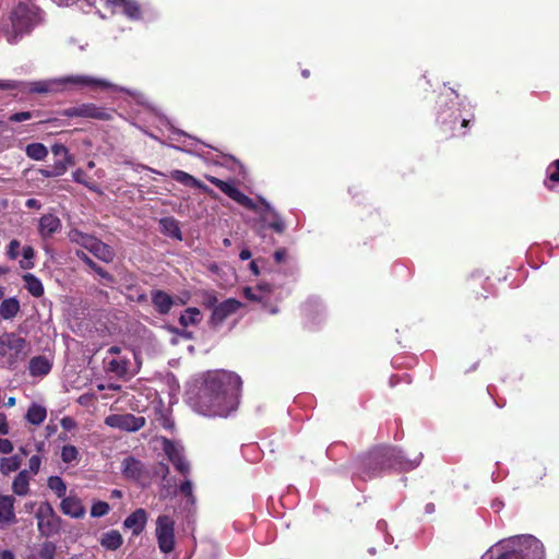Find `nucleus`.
Segmentation results:
<instances>
[{"instance_id":"1","label":"nucleus","mask_w":559,"mask_h":559,"mask_svg":"<svg viewBox=\"0 0 559 559\" xmlns=\"http://www.w3.org/2000/svg\"><path fill=\"white\" fill-rule=\"evenodd\" d=\"M240 385V378L233 372H209L199 386L193 407L204 416H228L237 406Z\"/></svg>"},{"instance_id":"2","label":"nucleus","mask_w":559,"mask_h":559,"mask_svg":"<svg viewBox=\"0 0 559 559\" xmlns=\"http://www.w3.org/2000/svg\"><path fill=\"white\" fill-rule=\"evenodd\" d=\"M206 179L243 207L258 213L261 217V221L274 231L281 234L285 230V224L283 219L265 199L260 198L261 205H258L249 197L237 189L233 183L223 181L213 176H206Z\"/></svg>"},{"instance_id":"3","label":"nucleus","mask_w":559,"mask_h":559,"mask_svg":"<svg viewBox=\"0 0 559 559\" xmlns=\"http://www.w3.org/2000/svg\"><path fill=\"white\" fill-rule=\"evenodd\" d=\"M501 550L498 559H544V546L532 535L515 536L496 544Z\"/></svg>"},{"instance_id":"4","label":"nucleus","mask_w":559,"mask_h":559,"mask_svg":"<svg viewBox=\"0 0 559 559\" xmlns=\"http://www.w3.org/2000/svg\"><path fill=\"white\" fill-rule=\"evenodd\" d=\"M109 83L90 75H68L59 79L44 80L27 83V90L32 93H55L64 91L69 87L83 88H104L108 87Z\"/></svg>"},{"instance_id":"5","label":"nucleus","mask_w":559,"mask_h":559,"mask_svg":"<svg viewBox=\"0 0 559 559\" xmlns=\"http://www.w3.org/2000/svg\"><path fill=\"white\" fill-rule=\"evenodd\" d=\"M38 19V9L35 5L19 3L10 16L12 29L8 31V41L16 43L19 37L35 26Z\"/></svg>"},{"instance_id":"6","label":"nucleus","mask_w":559,"mask_h":559,"mask_svg":"<svg viewBox=\"0 0 559 559\" xmlns=\"http://www.w3.org/2000/svg\"><path fill=\"white\" fill-rule=\"evenodd\" d=\"M421 455L415 459H407L401 450L393 448L377 450L368 456L370 462H378L382 467H395L403 471L413 469L420 463Z\"/></svg>"},{"instance_id":"7","label":"nucleus","mask_w":559,"mask_h":559,"mask_svg":"<svg viewBox=\"0 0 559 559\" xmlns=\"http://www.w3.org/2000/svg\"><path fill=\"white\" fill-rule=\"evenodd\" d=\"M37 528L43 536L49 537L60 530V518L56 514L51 504L41 502L36 511Z\"/></svg>"},{"instance_id":"8","label":"nucleus","mask_w":559,"mask_h":559,"mask_svg":"<svg viewBox=\"0 0 559 559\" xmlns=\"http://www.w3.org/2000/svg\"><path fill=\"white\" fill-rule=\"evenodd\" d=\"M155 535L159 550L171 552L175 548V521L168 515H159L156 519Z\"/></svg>"},{"instance_id":"9","label":"nucleus","mask_w":559,"mask_h":559,"mask_svg":"<svg viewBox=\"0 0 559 559\" xmlns=\"http://www.w3.org/2000/svg\"><path fill=\"white\" fill-rule=\"evenodd\" d=\"M105 424L126 432H135L145 426L146 419L130 413L111 414L105 418Z\"/></svg>"},{"instance_id":"10","label":"nucleus","mask_w":559,"mask_h":559,"mask_svg":"<svg viewBox=\"0 0 559 559\" xmlns=\"http://www.w3.org/2000/svg\"><path fill=\"white\" fill-rule=\"evenodd\" d=\"M131 356H134V354L129 350L122 354V356H106L104 359L106 371L114 373L118 378L132 377L134 372L131 370Z\"/></svg>"},{"instance_id":"11","label":"nucleus","mask_w":559,"mask_h":559,"mask_svg":"<svg viewBox=\"0 0 559 559\" xmlns=\"http://www.w3.org/2000/svg\"><path fill=\"white\" fill-rule=\"evenodd\" d=\"M66 117H84L100 120H107L111 117L106 109L95 106L94 104H81L63 110Z\"/></svg>"},{"instance_id":"12","label":"nucleus","mask_w":559,"mask_h":559,"mask_svg":"<svg viewBox=\"0 0 559 559\" xmlns=\"http://www.w3.org/2000/svg\"><path fill=\"white\" fill-rule=\"evenodd\" d=\"M27 342L24 337L15 333H4L0 336V355L3 356L8 352L14 353L16 356L25 353Z\"/></svg>"},{"instance_id":"13","label":"nucleus","mask_w":559,"mask_h":559,"mask_svg":"<svg viewBox=\"0 0 559 559\" xmlns=\"http://www.w3.org/2000/svg\"><path fill=\"white\" fill-rule=\"evenodd\" d=\"M240 308V302L236 299H227L214 307L210 324L214 328L221 325L227 317L235 313Z\"/></svg>"},{"instance_id":"14","label":"nucleus","mask_w":559,"mask_h":559,"mask_svg":"<svg viewBox=\"0 0 559 559\" xmlns=\"http://www.w3.org/2000/svg\"><path fill=\"white\" fill-rule=\"evenodd\" d=\"M15 499L13 496H0V528H4L16 522L14 512Z\"/></svg>"},{"instance_id":"15","label":"nucleus","mask_w":559,"mask_h":559,"mask_svg":"<svg viewBox=\"0 0 559 559\" xmlns=\"http://www.w3.org/2000/svg\"><path fill=\"white\" fill-rule=\"evenodd\" d=\"M163 449L169 461L180 473L186 474L189 472V463L185 460L180 450L171 441L164 439Z\"/></svg>"},{"instance_id":"16","label":"nucleus","mask_w":559,"mask_h":559,"mask_svg":"<svg viewBox=\"0 0 559 559\" xmlns=\"http://www.w3.org/2000/svg\"><path fill=\"white\" fill-rule=\"evenodd\" d=\"M37 229L43 239L50 238L61 229V221L53 214H45L39 218Z\"/></svg>"},{"instance_id":"17","label":"nucleus","mask_w":559,"mask_h":559,"mask_svg":"<svg viewBox=\"0 0 559 559\" xmlns=\"http://www.w3.org/2000/svg\"><path fill=\"white\" fill-rule=\"evenodd\" d=\"M107 5L112 12H122L130 19L140 17V8L134 0H107Z\"/></svg>"},{"instance_id":"18","label":"nucleus","mask_w":559,"mask_h":559,"mask_svg":"<svg viewBox=\"0 0 559 559\" xmlns=\"http://www.w3.org/2000/svg\"><path fill=\"white\" fill-rule=\"evenodd\" d=\"M147 522V513L144 509H136L123 522L126 528L132 531L133 535H139L144 530Z\"/></svg>"},{"instance_id":"19","label":"nucleus","mask_w":559,"mask_h":559,"mask_svg":"<svg viewBox=\"0 0 559 559\" xmlns=\"http://www.w3.org/2000/svg\"><path fill=\"white\" fill-rule=\"evenodd\" d=\"M60 509L63 514L74 519H81L85 514V508L83 507L81 500L73 496L63 498L60 503Z\"/></svg>"},{"instance_id":"20","label":"nucleus","mask_w":559,"mask_h":559,"mask_svg":"<svg viewBox=\"0 0 559 559\" xmlns=\"http://www.w3.org/2000/svg\"><path fill=\"white\" fill-rule=\"evenodd\" d=\"M151 299L154 308L160 314H167L175 304L174 298L169 294L159 289L151 293Z\"/></svg>"},{"instance_id":"21","label":"nucleus","mask_w":559,"mask_h":559,"mask_svg":"<svg viewBox=\"0 0 559 559\" xmlns=\"http://www.w3.org/2000/svg\"><path fill=\"white\" fill-rule=\"evenodd\" d=\"M68 236L71 242L88 250L90 252L93 250L96 241L98 240L94 236L84 234L79 229H71Z\"/></svg>"},{"instance_id":"22","label":"nucleus","mask_w":559,"mask_h":559,"mask_svg":"<svg viewBox=\"0 0 559 559\" xmlns=\"http://www.w3.org/2000/svg\"><path fill=\"white\" fill-rule=\"evenodd\" d=\"M68 236L71 242L88 250L90 252L93 250L96 241L98 240L94 236L84 234L79 229H71Z\"/></svg>"},{"instance_id":"23","label":"nucleus","mask_w":559,"mask_h":559,"mask_svg":"<svg viewBox=\"0 0 559 559\" xmlns=\"http://www.w3.org/2000/svg\"><path fill=\"white\" fill-rule=\"evenodd\" d=\"M29 373L33 377H43L49 373L51 369L50 361L44 356H36L29 360Z\"/></svg>"},{"instance_id":"24","label":"nucleus","mask_w":559,"mask_h":559,"mask_svg":"<svg viewBox=\"0 0 559 559\" xmlns=\"http://www.w3.org/2000/svg\"><path fill=\"white\" fill-rule=\"evenodd\" d=\"M170 177L177 182L182 183L183 186L194 187L201 189L204 192L209 191V188L205 185H203L200 180H198L197 178H194L193 176L183 170H173L170 173Z\"/></svg>"},{"instance_id":"25","label":"nucleus","mask_w":559,"mask_h":559,"mask_svg":"<svg viewBox=\"0 0 559 559\" xmlns=\"http://www.w3.org/2000/svg\"><path fill=\"white\" fill-rule=\"evenodd\" d=\"M143 466L134 457H127L122 462V473L127 478L139 479L142 475Z\"/></svg>"},{"instance_id":"26","label":"nucleus","mask_w":559,"mask_h":559,"mask_svg":"<svg viewBox=\"0 0 559 559\" xmlns=\"http://www.w3.org/2000/svg\"><path fill=\"white\" fill-rule=\"evenodd\" d=\"M72 163L73 162H72L71 156H69L68 158H63V157L55 158L53 164L51 166H49L47 169L41 170V174L45 177L61 176L67 171L68 166L71 165Z\"/></svg>"},{"instance_id":"27","label":"nucleus","mask_w":559,"mask_h":559,"mask_svg":"<svg viewBox=\"0 0 559 559\" xmlns=\"http://www.w3.org/2000/svg\"><path fill=\"white\" fill-rule=\"evenodd\" d=\"M122 536L116 531L111 530L103 534L100 545L108 550H116L122 545Z\"/></svg>"},{"instance_id":"28","label":"nucleus","mask_w":559,"mask_h":559,"mask_svg":"<svg viewBox=\"0 0 559 559\" xmlns=\"http://www.w3.org/2000/svg\"><path fill=\"white\" fill-rule=\"evenodd\" d=\"M202 320V313L201 311L195 307H189L187 308L179 318V323L187 328L190 325H197Z\"/></svg>"},{"instance_id":"29","label":"nucleus","mask_w":559,"mask_h":559,"mask_svg":"<svg viewBox=\"0 0 559 559\" xmlns=\"http://www.w3.org/2000/svg\"><path fill=\"white\" fill-rule=\"evenodd\" d=\"M19 310L20 304L15 298L4 299L0 304V316L5 320L14 318Z\"/></svg>"},{"instance_id":"30","label":"nucleus","mask_w":559,"mask_h":559,"mask_svg":"<svg viewBox=\"0 0 559 559\" xmlns=\"http://www.w3.org/2000/svg\"><path fill=\"white\" fill-rule=\"evenodd\" d=\"M29 476L27 471H21L12 483L13 492L17 496H25L28 492Z\"/></svg>"},{"instance_id":"31","label":"nucleus","mask_w":559,"mask_h":559,"mask_svg":"<svg viewBox=\"0 0 559 559\" xmlns=\"http://www.w3.org/2000/svg\"><path fill=\"white\" fill-rule=\"evenodd\" d=\"M76 257L88 265L94 272H96L107 283H112V276L106 272L103 267L98 266L85 252L78 250Z\"/></svg>"},{"instance_id":"32","label":"nucleus","mask_w":559,"mask_h":559,"mask_svg":"<svg viewBox=\"0 0 559 559\" xmlns=\"http://www.w3.org/2000/svg\"><path fill=\"white\" fill-rule=\"evenodd\" d=\"M96 258L104 262H111L115 258L114 250L100 240H97L93 250L91 251Z\"/></svg>"},{"instance_id":"33","label":"nucleus","mask_w":559,"mask_h":559,"mask_svg":"<svg viewBox=\"0 0 559 559\" xmlns=\"http://www.w3.org/2000/svg\"><path fill=\"white\" fill-rule=\"evenodd\" d=\"M25 288L34 297H40L44 294V286L41 282L33 274L27 273L23 276Z\"/></svg>"},{"instance_id":"34","label":"nucleus","mask_w":559,"mask_h":559,"mask_svg":"<svg viewBox=\"0 0 559 559\" xmlns=\"http://www.w3.org/2000/svg\"><path fill=\"white\" fill-rule=\"evenodd\" d=\"M46 416L47 412L44 406L33 404L27 411L26 419L33 425H40L46 419Z\"/></svg>"},{"instance_id":"35","label":"nucleus","mask_w":559,"mask_h":559,"mask_svg":"<svg viewBox=\"0 0 559 559\" xmlns=\"http://www.w3.org/2000/svg\"><path fill=\"white\" fill-rule=\"evenodd\" d=\"M22 464V460L17 455H12L9 457H2L0 460V471L2 474L8 475L13 473L20 468Z\"/></svg>"},{"instance_id":"36","label":"nucleus","mask_w":559,"mask_h":559,"mask_svg":"<svg viewBox=\"0 0 559 559\" xmlns=\"http://www.w3.org/2000/svg\"><path fill=\"white\" fill-rule=\"evenodd\" d=\"M26 155L34 160H43L48 155L47 147L41 143H32L26 146Z\"/></svg>"},{"instance_id":"37","label":"nucleus","mask_w":559,"mask_h":559,"mask_svg":"<svg viewBox=\"0 0 559 559\" xmlns=\"http://www.w3.org/2000/svg\"><path fill=\"white\" fill-rule=\"evenodd\" d=\"M48 487L57 495L58 498H62L67 492V485L59 476H51L48 478Z\"/></svg>"},{"instance_id":"38","label":"nucleus","mask_w":559,"mask_h":559,"mask_svg":"<svg viewBox=\"0 0 559 559\" xmlns=\"http://www.w3.org/2000/svg\"><path fill=\"white\" fill-rule=\"evenodd\" d=\"M551 183H559V159L555 160L547 168L546 186L551 188Z\"/></svg>"},{"instance_id":"39","label":"nucleus","mask_w":559,"mask_h":559,"mask_svg":"<svg viewBox=\"0 0 559 559\" xmlns=\"http://www.w3.org/2000/svg\"><path fill=\"white\" fill-rule=\"evenodd\" d=\"M73 179H74V181L84 185L90 190H93V191L98 190L97 185L95 182H93L92 180H90L87 178L86 174L81 169H78L73 173Z\"/></svg>"},{"instance_id":"40","label":"nucleus","mask_w":559,"mask_h":559,"mask_svg":"<svg viewBox=\"0 0 559 559\" xmlns=\"http://www.w3.org/2000/svg\"><path fill=\"white\" fill-rule=\"evenodd\" d=\"M160 224L163 225L164 229L169 233L173 237L177 239H181V231L179 227L177 226V223L173 218H165L160 221Z\"/></svg>"},{"instance_id":"41","label":"nucleus","mask_w":559,"mask_h":559,"mask_svg":"<svg viewBox=\"0 0 559 559\" xmlns=\"http://www.w3.org/2000/svg\"><path fill=\"white\" fill-rule=\"evenodd\" d=\"M79 451L74 445H64L61 450V459L64 463H72L78 460Z\"/></svg>"},{"instance_id":"42","label":"nucleus","mask_w":559,"mask_h":559,"mask_svg":"<svg viewBox=\"0 0 559 559\" xmlns=\"http://www.w3.org/2000/svg\"><path fill=\"white\" fill-rule=\"evenodd\" d=\"M56 554V546L50 543H44L38 552V559H53Z\"/></svg>"},{"instance_id":"43","label":"nucleus","mask_w":559,"mask_h":559,"mask_svg":"<svg viewBox=\"0 0 559 559\" xmlns=\"http://www.w3.org/2000/svg\"><path fill=\"white\" fill-rule=\"evenodd\" d=\"M109 512V504L104 501H97L92 506L91 515L93 518H100Z\"/></svg>"},{"instance_id":"44","label":"nucleus","mask_w":559,"mask_h":559,"mask_svg":"<svg viewBox=\"0 0 559 559\" xmlns=\"http://www.w3.org/2000/svg\"><path fill=\"white\" fill-rule=\"evenodd\" d=\"M51 152L55 158H68L70 156L67 147L63 144H55L51 147Z\"/></svg>"},{"instance_id":"45","label":"nucleus","mask_w":559,"mask_h":559,"mask_svg":"<svg viewBox=\"0 0 559 559\" xmlns=\"http://www.w3.org/2000/svg\"><path fill=\"white\" fill-rule=\"evenodd\" d=\"M41 460L38 455H33L28 461L29 471L37 474L40 467Z\"/></svg>"},{"instance_id":"46","label":"nucleus","mask_w":559,"mask_h":559,"mask_svg":"<svg viewBox=\"0 0 559 559\" xmlns=\"http://www.w3.org/2000/svg\"><path fill=\"white\" fill-rule=\"evenodd\" d=\"M31 117H32V115L29 111L16 112L10 117V121L22 122V121H26V120L31 119Z\"/></svg>"},{"instance_id":"47","label":"nucleus","mask_w":559,"mask_h":559,"mask_svg":"<svg viewBox=\"0 0 559 559\" xmlns=\"http://www.w3.org/2000/svg\"><path fill=\"white\" fill-rule=\"evenodd\" d=\"M13 449V444L10 440L0 438V453L9 454Z\"/></svg>"},{"instance_id":"48","label":"nucleus","mask_w":559,"mask_h":559,"mask_svg":"<svg viewBox=\"0 0 559 559\" xmlns=\"http://www.w3.org/2000/svg\"><path fill=\"white\" fill-rule=\"evenodd\" d=\"M19 248H20V241L15 240V239L10 241L8 254L10 255L11 259L17 258Z\"/></svg>"},{"instance_id":"49","label":"nucleus","mask_w":559,"mask_h":559,"mask_svg":"<svg viewBox=\"0 0 559 559\" xmlns=\"http://www.w3.org/2000/svg\"><path fill=\"white\" fill-rule=\"evenodd\" d=\"M180 491L186 497L192 499V483L190 480H186L180 485Z\"/></svg>"},{"instance_id":"50","label":"nucleus","mask_w":559,"mask_h":559,"mask_svg":"<svg viewBox=\"0 0 559 559\" xmlns=\"http://www.w3.org/2000/svg\"><path fill=\"white\" fill-rule=\"evenodd\" d=\"M22 83L16 81H4L0 80V90H15Z\"/></svg>"},{"instance_id":"51","label":"nucleus","mask_w":559,"mask_h":559,"mask_svg":"<svg viewBox=\"0 0 559 559\" xmlns=\"http://www.w3.org/2000/svg\"><path fill=\"white\" fill-rule=\"evenodd\" d=\"M501 554V550H496V545L491 547L483 557L481 559H498L499 555Z\"/></svg>"},{"instance_id":"52","label":"nucleus","mask_w":559,"mask_h":559,"mask_svg":"<svg viewBox=\"0 0 559 559\" xmlns=\"http://www.w3.org/2000/svg\"><path fill=\"white\" fill-rule=\"evenodd\" d=\"M216 302L217 298L215 297V295L211 294L206 296V298L203 301V305L207 308H214Z\"/></svg>"},{"instance_id":"53","label":"nucleus","mask_w":559,"mask_h":559,"mask_svg":"<svg viewBox=\"0 0 559 559\" xmlns=\"http://www.w3.org/2000/svg\"><path fill=\"white\" fill-rule=\"evenodd\" d=\"M243 293H245V296L248 299H250V300H260V299H262V296H259V295L254 294L253 289L250 288V287L245 288Z\"/></svg>"},{"instance_id":"54","label":"nucleus","mask_w":559,"mask_h":559,"mask_svg":"<svg viewBox=\"0 0 559 559\" xmlns=\"http://www.w3.org/2000/svg\"><path fill=\"white\" fill-rule=\"evenodd\" d=\"M22 254H23V258L25 260H31V259L34 258V249L32 247H28V246L24 247Z\"/></svg>"},{"instance_id":"55","label":"nucleus","mask_w":559,"mask_h":559,"mask_svg":"<svg viewBox=\"0 0 559 559\" xmlns=\"http://www.w3.org/2000/svg\"><path fill=\"white\" fill-rule=\"evenodd\" d=\"M107 356L109 357H117V356H122L121 354V348L118 347V346H111L108 352H107Z\"/></svg>"},{"instance_id":"56","label":"nucleus","mask_w":559,"mask_h":559,"mask_svg":"<svg viewBox=\"0 0 559 559\" xmlns=\"http://www.w3.org/2000/svg\"><path fill=\"white\" fill-rule=\"evenodd\" d=\"M26 206L28 209H37V210H39L41 205H40L39 201H37L36 199H28L26 201Z\"/></svg>"},{"instance_id":"57","label":"nucleus","mask_w":559,"mask_h":559,"mask_svg":"<svg viewBox=\"0 0 559 559\" xmlns=\"http://www.w3.org/2000/svg\"><path fill=\"white\" fill-rule=\"evenodd\" d=\"M285 254H286L285 250H277V251H275V253H274L275 261L277 263L282 262L284 260V258H285Z\"/></svg>"},{"instance_id":"58","label":"nucleus","mask_w":559,"mask_h":559,"mask_svg":"<svg viewBox=\"0 0 559 559\" xmlns=\"http://www.w3.org/2000/svg\"><path fill=\"white\" fill-rule=\"evenodd\" d=\"M9 433V426L5 423L4 419L0 423V435H8Z\"/></svg>"},{"instance_id":"59","label":"nucleus","mask_w":559,"mask_h":559,"mask_svg":"<svg viewBox=\"0 0 559 559\" xmlns=\"http://www.w3.org/2000/svg\"><path fill=\"white\" fill-rule=\"evenodd\" d=\"M251 255H252V254H251V251H250V250H248V249H243V250H241V252H240V254H239L240 259H241V260H243V261H245V260H249V259L251 258Z\"/></svg>"},{"instance_id":"60","label":"nucleus","mask_w":559,"mask_h":559,"mask_svg":"<svg viewBox=\"0 0 559 559\" xmlns=\"http://www.w3.org/2000/svg\"><path fill=\"white\" fill-rule=\"evenodd\" d=\"M0 559H15L14 555L10 550H3L0 554Z\"/></svg>"},{"instance_id":"61","label":"nucleus","mask_w":559,"mask_h":559,"mask_svg":"<svg viewBox=\"0 0 559 559\" xmlns=\"http://www.w3.org/2000/svg\"><path fill=\"white\" fill-rule=\"evenodd\" d=\"M61 425L66 429H70L73 426V420L71 418H63Z\"/></svg>"},{"instance_id":"62","label":"nucleus","mask_w":559,"mask_h":559,"mask_svg":"<svg viewBox=\"0 0 559 559\" xmlns=\"http://www.w3.org/2000/svg\"><path fill=\"white\" fill-rule=\"evenodd\" d=\"M168 472V466L165 464H160L159 469L157 471L158 474L160 473L163 475V478L167 476Z\"/></svg>"},{"instance_id":"63","label":"nucleus","mask_w":559,"mask_h":559,"mask_svg":"<svg viewBox=\"0 0 559 559\" xmlns=\"http://www.w3.org/2000/svg\"><path fill=\"white\" fill-rule=\"evenodd\" d=\"M250 270L254 275H259L260 271L255 261L250 262Z\"/></svg>"},{"instance_id":"64","label":"nucleus","mask_w":559,"mask_h":559,"mask_svg":"<svg viewBox=\"0 0 559 559\" xmlns=\"http://www.w3.org/2000/svg\"><path fill=\"white\" fill-rule=\"evenodd\" d=\"M5 405H7V406H9V407L14 406V405H15V399H14V397H12V396H11V397H9V399H8V401H7V403H5Z\"/></svg>"}]
</instances>
